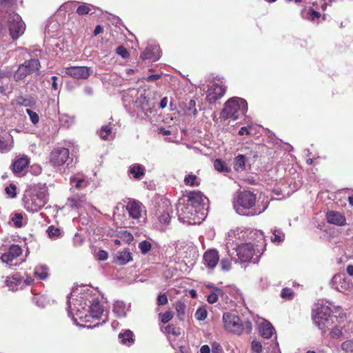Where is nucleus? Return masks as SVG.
I'll list each match as a JSON object with an SVG mask.
<instances>
[{"mask_svg": "<svg viewBox=\"0 0 353 353\" xmlns=\"http://www.w3.org/2000/svg\"><path fill=\"white\" fill-rule=\"evenodd\" d=\"M40 62L37 59H31L20 64L14 74L16 81L25 79L28 75L38 71L40 68Z\"/></svg>", "mask_w": 353, "mask_h": 353, "instance_id": "obj_8", "label": "nucleus"}, {"mask_svg": "<svg viewBox=\"0 0 353 353\" xmlns=\"http://www.w3.org/2000/svg\"><path fill=\"white\" fill-rule=\"evenodd\" d=\"M22 219H23V216L20 213L15 214L14 216L12 219V220L14 223V225L16 228H21L22 227V225H23Z\"/></svg>", "mask_w": 353, "mask_h": 353, "instance_id": "obj_46", "label": "nucleus"}, {"mask_svg": "<svg viewBox=\"0 0 353 353\" xmlns=\"http://www.w3.org/2000/svg\"><path fill=\"white\" fill-rule=\"evenodd\" d=\"M200 353H210V349L208 345H202L200 349Z\"/></svg>", "mask_w": 353, "mask_h": 353, "instance_id": "obj_64", "label": "nucleus"}, {"mask_svg": "<svg viewBox=\"0 0 353 353\" xmlns=\"http://www.w3.org/2000/svg\"><path fill=\"white\" fill-rule=\"evenodd\" d=\"M17 185L14 183H10L8 186L6 187L5 192L8 196L14 199L17 196Z\"/></svg>", "mask_w": 353, "mask_h": 353, "instance_id": "obj_38", "label": "nucleus"}, {"mask_svg": "<svg viewBox=\"0 0 353 353\" xmlns=\"http://www.w3.org/2000/svg\"><path fill=\"white\" fill-rule=\"evenodd\" d=\"M251 128L250 126H244V127H242L239 130V135H244V134H250V129Z\"/></svg>", "mask_w": 353, "mask_h": 353, "instance_id": "obj_61", "label": "nucleus"}, {"mask_svg": "<svg viewBox=\"0 0 353 353\" xmlns=\"http://www.w3.org/2000/svg\"><path fill=\"white\" fill-rule=\"evenodd\" d=\"M98 256L100 260L104 261L108 259V254L107 252L104 250H100L98 253Z\"/></svg>", "mask_w": 353, "mask_h": 353, "instance_id": "obj_63", "label": "nucleus"}, {"mask_svg": "<svg viewBox=\"0 0 353 353\" xmlns=\"http://www.w3.org/2000/svg\"><path fill=\"white\" fill-rule=\"evenodd\" d=\"M130 172L136 179H139L145 174V168L140 164H134L130 168Z\"/></svg>", "mask_w": 353, "mask_h": 353, "instance_id": "obj_24", "label": "nucleus"}, {"mask_svg": "<svg viewBox=\"0 0 353 353\" xmlns=\"http://www.w3.org/2000/svg\"><path fill=\"white\" fill-rule=\"evenodd\" d=\"M16 104L19 106H32L34 101L31 97H25L22 95L17 97L15 99Z\"/></svg>", "mask_w": 353, "mask_h": 353, "instance_id": "obj_29", "label": "nucleus"}, {"mask_svg": "<svg viewBox=\"0 0 353 353\" xmlns=\"http://www.w3.org/2000/svg\"><path fill=\"white\" fill-rule=\"evenodd\" d=\"M112 132V128L110 125H104L102 126L101 130L99 132V137L103 140H108V136Z\"/></svg>", "mask_w": 353, "mask_h": 353, "instance_id": "obj_36", "label": "nucleus"}, {"mask_svg": "<svg viewBox=\"0 0 353 353\" xmlns=\"http://www.w3.org/2000/svg\"><path fill=\"white\" fill-rule=\"evenodd\" d=\"M174 314L171 310H168L164 313H159V317L161 322L163 324H166L173 318Z\"/></svg>", "mask_w": 353, "mask_h": 353, "instance_id": "obj_35", "label": "nucleus"}, {"mask_svg": "<svg viewBox=\"0 0 353 353\" xmlns=\"http://www.w3.org/2000/svg\"><path fill=\"white\" fill-rule=\"evenodd\" d=\"M133 332L130 330H125L123 333H120L119 338L121 339V343L124 345H130L134 343Z\"/></svg>", "mask_w": 353, "mask_h": 353, "instance_id": "obj_27", "label": "nucleus"}, {"mask_svg": "<svg viewBox=\"0 0 353 353\" xmlns=\"http://www.w3.org/2000/svg\"><path fill=\"white\" fill-rule=\"evenodd\" d=\"M17 3V0H0V6L3 8H12Z\"/></svg>", "mask_w": 353, "mask_h": 353, "instance_id": "obj_43", "label": "nucleus"}, {"mask_svg": "<svg viewBox=\"0 0 353 353\" xmlns=\"http://www.w3.org/2000/svg\"><path fill=\"white\" fill-rule=\"evenodd\" d=\"M165 332L167 334H172L174 336L180 334L179 328L176 327L174 325H168L165 327Z\"/></svg>", "mask_w": 353, "mask_h": 353, "instance_id": "obj_44", "label": "nucleus"}, {"mask_svg": "<svg viewBox=\"0 0 353 353\" xmlns=\"http://www.w3.org/2000/svg\"><path fill=\"white\" fill-rule=\"evenodd\" d=\"M330 334L332 339H336L342 337L343 336V332L342 329L335 326L331 330Z\"/></svg>", "mask_w": 353, "mask_h": 353, "instance_id": "obj_40", "label": "nucleus"}, {"mask_svg": "<svg viewBox=\"0 0 353 353\" xmlns=\"http://www.w3.org/2000/svg\"><path fill=\"white\" fill-rule=\"evenodd\" d=\"M132 260L131 253L128 251H123L118 253L116 262L119 265H124Z\"/></svg>", "mask_w": 353, "mask_h": 353, "instance_id": "obj_26", "label": "nucleus"}, {"mask_svg": "<svg viewBox=\"0 0 353 353\" xmlns=\"http://www.w3.org/2000/svg\"><path fill=\"white\" fill-rule=\"evenodd\" d=\"M89 314L86 315L85 318H87V321H90V318L92 319L99 320L101 318V316L103 313V306L101 305L100 302L98 300H93L92 302L90 309H89Z\"/></svg>", "mask_w": 353, "mask_h": 353, "instance_id": "obj_18", "label": "nucleus"}, {"mask_svg": "<svg viewBox=\"0 0 353 353\" xmlns=\"http://www.w3.org/2000/svg\"><path fill=\"white\" fill-rule=\"evenodd\" d=\"M241 233L242 232L239 229L229 232L226 238V247L228 248L230 245L235 244L236 246L234 248V250L241 261L257 263L261 253L258 250L256 251L253 244L248 243L238 245L236 240L241 238Z\"/></svg>", "mask_w": 353, "mask_h": 353, "instance_id": "obj_1", "label": "nucleus"}, {"mask_svg": "<svg viewBox=\"0 0 353 353\" xmlns=\"http://www.w3.org/2000/svg\"><path fill=\"white\" fill-rule=\"evenodd\" d=\"M121 238L128 243H130L134 240L132 234L127 231L122 233Z\"/></svg>", "mask_w": 353, "mask_h": 353, "instance_id": "obj_55", "label": "nucleus"}, {"mask_svg": "<svg viewBox=\"0 0 353 353\" xmlns=\"http://www.w3.org/2000/svg\"><path fill=\"white\" fill-rule=\"evenodd\" d=\"M184 183L188 186H199L200 185V182L198 180L197 176L195 174H190L186 176L184 179Z\"/></svg>", "mask_w": 353, "mask_h": 353, "instance_id": "obj_30", "label": "nucleus"}, {"mask_svg": "<svg viewBox=\"0 0 353 353\" xmlns=\"http://www.w3.org/2000/svg\"><path fill=\"white\" fill-rule=\"evenodd\" d=\"M331 307L325 304H321L316 309V312L313 315V320L316 326L319 329L323 327H328L332 322V316H331Z\"/></svg>", "mask_w": 353, "mask_h": 353, "instance_id": "obj_6", "label": "nucleus"}, {"mask_svg": "<svg viewBox=\"0 0 353 353\" xmlns=\"http://www.w3.org/2000/svg\"><path fill=\"white\" fill-rule=\"evenodd\" d=\"M93 8L94 6L92 5L83 3L77 8L76 12L79 15L87 14L90 12L91 9Z\"/></svg>", "mask_w": 353, "mask_h": 353, "instance_id": "obj_34", "label": "nucleus"}, {"mask_svg": "<svg viewBox=\"0 0 353 353\" xmlns=\"http://www.w3.org/2000/svg\"><path fill=\"white\" fill-rule=\"evenodd\" d=\"M8 84L9 83H8V82H2L0 83V94H6V92L8 89Z\"/></svg>", "mask_w": 353, "mask_h": 353, "instance_id": "obj_62", "label": "nucleus"}, {"mask_svg": "<svg viewBox=\"0 0 353 353\" xmlns=\"http://www.w3.org/2000/svg\"><path fill=\"white\" fill-rule=\"evenodd\" d=\"M207 300H208V303H214L216 301H217V300H218V295L216 293H214V292H212L210 294H209L208 296V299Z\"/></svg>", "mask_w": 353, "mask_h": 353, "instance_id": "obj_58", "label": "nucleus"}, {"mask_svg": "<svg viewBox=\"0 0 353 353\" xmlns=\"http://www.w3.org/2000/svg\"><path fill=\"white\" fill-rule=\"evenodd\" d=\"M259 332L263 338L270 339L275 332V330L268 321L263 320L259 325Z\"/></svg>", "mask_w": 353, "mask_h": 353, "instance_id": "obj_20", "label": "nucleus"}, {"mask_svg": "<svg viewBox=\"0 0 353 353\" xmlns=\"http://www.w3.org/2000/svg\"><path fill=\"white\" fill-rule=\"evenodd\" d=\"M207 310L203 307H199L195 312V318L198 321H203L207 317Z\"/></svg>", "mask_w": 353, "mask_h": 353, "instance_id": "obj_42", "label": "nucleus"}, {"mask_svg": "<svg viewBox=\"0 0 353 353\" xmlns=\"http://www.w3.org/2000/svg\"><path fill=\"white\" fill-rule=\"evenodd\" d=\"M92 72L91 68L86 66H71L65 68V73L74 79H87Z\"/></svg>", "mask_w": 353, "mask_h": 353, "instance_id": "obj_14", "label": "nucleus"}, {"mask_svg": "<svg viewBox=\"0 0 353 353\" xmlns=\"http://www.w3.org/2000/svg\"><path fill=\"white\" fill-rule=\"evenodd\" d=\"M168 302V297L165 294L159 295L157 299V303L159 305H165Z\"/></svg>", "mask_w": 353, "mask_h": 353, "instance_id": "obj_56", "label": "nucleus"}, {"mask_svg": "<svg viewBox=\"0 0 353 353\" xmlns=\"http://www.w3.org/2000/svg\"><path fill=\"white\" fill-rule=\"evenodd\" d=\"M294 292L292 290L288 288H284L281 293V296L283 299H291L293 296Z\"/></svg>", "mask_w": 353, "mask_h": 353, "instance_id": "obj_47", "label": "nucleus"}, {"mask_svg": "<svg viewBox=\"0 0 353 353\" xmlns=\"http://www.w3.org/2000/svg\"><path fill=\"white\" fill-rule=\"evenodd\" d=\"M8 27L10 35L13 40L19 39L26 30V24L17 13H13L8 16Z\"/></svg>", "mask_w": 353, "mask_h": 353, "instance_id": "obj_7", "label": "nucleus"}, {"mask_svg": "<svg viewBox=\"0 0 353 353\" xmlns=\"http://www.w3.org/2000/svg\"><path fill=\"white\" fill-rule=\"evenodd\" d=\"M248 157L244 154H239L234 159V168L236 171L245 170V161Z\"/></svg>", "mask_w": 353, "mask_h": 353, "instance_id": "obj_25", "label": "nucleus"}, {"mask_svg": "<svg viewBox=\"0 0 353 353\" xmlns=\"http://www.w3.org/2000/svg\"><path fill=\"white\" fill-rule=\"evenodd\" d=\"M241 299V294L236 287L228 285L222 289V303L225 301L228 307L234 306Z\"/></svg>", "mask_w": 353, "mask_h": 353, "instance_id": "obj_11", "label": "nucleus"}, {"mask_svg": "<svg viewBox=\"0 0 353 353\" xmlns=\"http://www.w3.org/2000/svg\"><path fill=\"white\" fill-rule=\"evenodd\" d=\"M24 208L30 212H37L45 206L47 196L43 192L33 190H26L23 199Z\"/></svg>", "mask_w": 353, "mask_h": 353, "instance_id": "obj_5", "label": "nucleus"}, {"mask_svg": "<svg viewBox=\"0 0 353 353\" xmlns=\"http://www.w3.org/2000/svg\"><path fill=\"white\" fill-rule=\"evenodd\" d=\"M341 349L345 352H353V340H347L341 344Z\"/></svg>", "mask_w": 353, "mask_h": 353, "instance_id": "obj_41", "label": "nucleus"}, {"mask_svg": "<svg viewBox=\"0 0 353 353\" xmlns=\"http://www.w3.org/2000/svg\"><path fill=\"white\" fill-rule=\"evenodd\" d=\"M0 82L1 83H2V82H4V83L8 82V83H9V82H10V77H9V76L6 73L3 72V71H0Z\"/></svg>", "mask_w": 353, "mask_h": 353, "instance_id": "obj_59", "label": "nucleus"}, {"mask_svg": "<svg viewBox=\"0 0 353 353\" xmlns=\"http://www.w3.org/2000/svg\"><path fill=\"white\" fill-rule=\"evenodd\" d=\"M13 139L12 137H5L0 134V152H7L13 148Z\"/></svg>", "mask_w": 353, "mask_h": 353, "instance_id": "obj_23", "label": "nucleus"}, {"mask_svg": "<svg viewBox=\"0 0 353 353\" xmlns=\"http://www.w3.org/2000/svg\"><path fill=\"white\" fill-rule=\"evenodd\" d=\"M70 182L74 184L76 188H81L82 183L85 182L83 179H77L72 177L70 179Z\"/></svg>", "mask_w": 353, "mask_h": 353, "instance_id": "obj_54", "label": "nucleus"}, {"mask_svg": "<svg viewBox=\"0 0 353 353\" xmlns=\"http://www.w3.org/2000/svg\"><path fill=\"white\" fill-rule=\"evenodd\" d=\"M125 210L128 214L129 218L140 222V219L146 215L145 207L139 201L130 199L125 206Z\"/></svg>", "mask_w": 353, "mask_h": 353, "instance_id": "obj_9", "label": "nucleus"}, {"mask_svg": "<svg viewBox=\"0 0 353 353\" xmlns=\"http://www.w3.org/2000/svg\"><path fill=\"white\" fill-rule=\"evenodd\" d=\"M139 248L140 249L142 254H145L151 250L152 245L148 241H143L139 243Z\"/></svg>", "mask_w": 353, "mask_h": 353, "instance_id": "obj_39", "label": "nucleus"}, {"mask_svg": "<svg viewBox=\"0 0 353 353\" xmlns=\"http://www.w3.org/2000/svg\"><path fill=\"white\" fill-rule=\"evenodd\" d=\"M47 232L50 239H57L61 236V230L54 225L49 226Z\"/></svg>", "mask_w": 353, "mask_h": 353, "instance_id": "obj_33", "label": "nucleus"}, {"mask_svg": "<svg viewBox=\"0 0 353 353\" xmlns=\"http://www.w3.org/2000/svg\"><path fill=\"white\" fill-rule=\"evenodd\" d=\"M252 349L256 353H261L262 352V345L259 341H253L252 342Z\"/></svg>", "mask_w": 353, "mask_h": 353, "instance_id": "obj_53", "label": "nucleus"}, {"mask_svg": "<svg viewBox=\"0 0 353 353\" xmlns=\"http://www.w3.org/2000/svg\"><path fill=\"white\" fill-rule=\"evenodd\" d=\"M248 111L247 101L239 97H232L225 103L222 109V119L231 118L234 121L243 116Z\"/></svg>", "mask_w": 353, "mask_h": 353, "instance_id": "obj_4", "label": "nucleus"}, {"mask_svg": "<svg viewBox=\"0 0 353 353\" xmlns=\"http://www.w3.org/2000/svg\"><path fill=\"white\" fill-rule=\"evenodd\" d=\"M219 90L215 92V90H212L210 88L208 90L207 99L210 101V103L216 102L221 96V88H219Z\"/></svg>", "mask_w": 353, "mask_h": 353, "instance_id": "obj_32", "label": "nucleus"}, {"mask_svg": "<svg viewBox=\"0 0 353 353\" xmlns=\"http://www.w3.org/2000/svg\"><path fill=\"white\" fill-rule=\"evenodd\" d=\"M327 221L333 225L343 226L346 224L345 216L339 212L330 210L326 213Z\"/></svg>", "mask_w": 353, "mask_h": 353, "instance_id": "obj_19", "label": "nucleus"}, {"mask_svg": "<svg viewBox=\"0 0 353 353\" xmlns=\"http://www.w3.org/2000/svg\"><path fill=\"white\" fill-rule=\"evenodd\" d=\"M284 240V234L281 230H274L271 236V241L273 243H281Z\"/></svg>", "mask_w": 353, "mask_h": 353, "instance_id": "obj_37", "label": "nucleus"}, {"mask_svg": "<svg viewBox=\"0 0 353 353\" xmlns=\"http://www.w3.org/2000/svg\"><path fill=\"white\" fill-rule=\"evenodd\" d=\"M172 206L170 203L165 201L161 203H159L156 206L155 216L161 223L168 225L170 222Z\"/></svg>", "mask_w": 353, "mask_h": 353, "instance_id": "obj_13", "label": "nucleus"}, {"mask_svg": "<svg viewBox=\"0 0 353 353\" xmlns=\"http://www.w3.org/2000/svg\"><path fill=\"white\" fill-rule=\"evenodd\" d=\"M252 323L249 321H246L243 323V332L245 331L246 333L249 334L252 332Z\"/></svg>", "mask_w": 353, "mask_h": 353, "instance_id": "obj_57", "label": "nucleus"}, {"mask_svg": "<svg viewBox=\"0 0 353 353\" xmlns=\"http://www.w3.org/2000/svg\"><path fill=\"white\" fill-rule=\"evenodd\" d=\"M23 282V277H21L19 274H14L12 276L8 277L6 279L7 285L13 290H18V287L21 285Z\"/></svg>", "mask_w": 353, "mask_h": 353, "instance_id": "obj_22", "label": "nucleus"}, {"mask_svg": "<svg viewBox=\"0 0 353 353\" xmlns=\"http://www.w3.org/2000/svg\"><path fill=\"white\" fill-rule=\"evenodd\" d=\"M140 57L143 60L151 59L152 58V54L150 48H146L145 50L141 54Z\"/></svg>", "mask_w": 353, "mask_h": 353, "instance_id": "obj_52", "label": "nucleus"}, {"mask_svg": "<svg viewBox=\"0 0 353 353\" xmlns=\"http://www.w3.org/2000/svg\"><path fill=\"white\" fill-rule=\"evenodd\" d=\"M203 263L208 269H214L219 261V255L216 250H208L205 252L203 256Z\"/></svg>", "mask_w": 353, "mask_h": 353, "instance_id": "obj_16", "label": "nucleus"}, {"mask_svg": "<svg viewBox=\"0 0 353 353\" xmlns=\"http://www.w3.org/2000/svg\"><path fill=\"white\" fill-rule=\"evenodd\" d=\"M21 248L18 245L13 244L10 247L7 252L2 254L1 259L3 263L9 264L14 259L19 256L21 254Z\"/></svg>", "mask_w": 353, "mask_h": 353, "instance_id": "obj_17", "label": "nucleus"}, {"mask_svg": "<svg viewBox=\"0 0 353 353\" xmlns=\"http://www.w3.org/2000/svg\"><path fill=\"white\" fill-rule=\"evenodd\" d=\"M69 158V150L66 148H54L50 154L49 163L54 167L63 165Z\"/></svg>", "mask_w": 353, "mask_h": 353, "instance_id": "obj_12", "label": "nucleus"}, {"mask_svg": "<svg viewBox=\"0 0 353 353\" xmlns=\"http://www.w3.org/2000/svg\"><path fill=\"white\" fill-rule=\"evenodd\" d=\"M231 268V262L226 259H222V270L228 271Z\"/></svg>", "mask_w": 353, "mask_h": 353, "instance_id": "obj_60", "label": "nucleus"}, {"mask_svg": "<svg viewBox=\"0 0 353 353\" xmlns=\"http://www.w3.org/2000/svg\"><path fill=\"white\" fill-rule=\"evenodd\" d=\"M116 52L124 59L128 58L130 55L128 50L123 46L117 47V48L116 49Z\"/></svg>", "mask_w": 353, "mask_h": 353, "instance_id": "obj_49", "label": "nucleus"}, {"mask_svg": "<svg viewBox=\"0 0 353 353\" xmlns=\"http://www.w3.org/2000/svg\"><path fill=\"white\" fill-rule=\"evenodd\" d=\"M341 281H345V279L339 274H335L331 281V284L332 288H335L336 290L341 291L339 288L338 286H335V284L338 282H341Z\"/></svg>", "mask_w": 353, "mask_h": 353, "instance_id": "obj_51", "label": "nucleus"}, {"mask_svg": "<svg viewBox=\"0 0 353 353\" xmlns=\"http://www.w3.org/2000/svg\"><path fill=\"white\" fill-rule=\"evenodd\" d=\"M256 194L250 191L240 192L233 201V206L236 213L242 216H253L263 212L268 208V205L261 208L259 205H256Z\"/></svg>", "mask_w": 353, "mask_h": 353, "instance_id": "obj_2", "label": "nucleus"}, {"mask_svg": "<svg viewBox=\"0 0 353 353\" xmlns=\"http://www.w3.org/2000/svg\"><path fill=\"white\" fill-rule=\"evenodd\" d=\"M256 236L259 240H257V242H259L260 241L264 240L263 234L261 231L259 230H252L250 232V239H254V237Z\"/></svg>", "mask_w": 353, "mask_h": 353, "instance_id": "obj_48", "label": "nucleus"}, {"mask_svg": "<svg viewBox=\"0 0 353 353\" xmlns=\"http://www.w3.org/2000/svg\"><path fill=\"white\" fill-rule=\"evenodd\" d=\"M207 198L199 191H191L187 194L185 202L192 204L201 212H203L204 201Z\"/></svg>", "mask_w": 353, "mask_h": 353, "instance_id": "obj_15", "label": "nucleus"}, {"mask_svg": "<svg viewBox=\"0 0 353 353\" xmlns=\"http://www.w3.org/2000/svg\"><path fill=\"white\" fill-rule=\"evenodd\" d=\"M174 307L177 318L181 321H184L186 308L185 304L181 301H178L175 303Z\"/></svg>", "mask_w": 353, "mask_h": 353, "instance_id": "obj_28", "label": "nucleus"}, {"mask_svg": "<svg viewBox=\"0 0 353 353\" xmlns=\"http://www.w3.org/2000/svg\"><path fill=\"white\" fill-rule=\"evenodd\" d=\"M30 163V159L27 156H23L15 160L12 165V171L15 174H20L24 169H26Z\"/></svg>", "mask_w": 353, "mask_h": 353, "instance_id": "obj_21", "label": "nucleus"}, {"mask_svg": "<svg viewBox=\"0 0 353 353\" xmlns=\"http://www.w3.org/2000/svg\"><path fill=\"white\" fill-rule=\"evenodd\" d=\"M179 219L183 223L190 225L200 223L204 219V213L191 203L181 199L177 205Z\"/></svg>", "mask_w": 353, "mask_h": 353, "instance_id": "obj_3", "label": "nucleus"}, {"mask_svg": "<svg viewBox=\"0 0 353 353\" xmlns=\"http://www.w3.org/2000/svg\"><path fill=\"white\" fill-rule=\"evenodd\" d=\"M307 18L311 21H315L316 19H319L321 17L320 12L315 11L314 10L310 8L307 13Z\"/></svg>", "mask_w": 353, "mask_h": 353, "instance_id": "obj_50", "label": "nucleus"}, {"mask_svg": "<svg viewBox=\"0 0 353 353\" xmlns=\"http://www.w3.org/2000/svg\"><path fill=\"white\" fill-rule=\"evenodd\" d=\"M222 321L224 327L229 332L238 335L243 332V322L238 316L225 312L222 316Z\"/></svg>", "mask_w": 353, "mask_h": 353, "instance_id": "obj_10", "label": "nucleus"}, {"mask_svg": "<svg viewBox=\"0 0 353 353\" xmlns=\"http://www.w3.org/2000/svg\"><path fill=\"white\" fill-rule=\"evenodd\" d=\"M34 274L40 279L44 280L48 276V268L46 266L37 267Z\"/></svg>", "mask_w": 353, "mask_h": 353, "instance_id": "obj_31", "label": "nucleus"}, {"mask_svg": "<svg viewBox=\"0 0 353 353\" xmlns=\"http://www.w3.org/2000/svg\"><path fill=\"white\" fill-rule=\"evenodd\" d=\"M26 113L29 115L32 123L34 125L37 124L39 121V117L37 112L30 110H26Z\"/></svg>", "mask_w": 353, "mask_h": 353, "instance_id": "obj_45", "label": "nucleus"}]
</instances>
